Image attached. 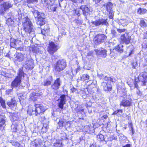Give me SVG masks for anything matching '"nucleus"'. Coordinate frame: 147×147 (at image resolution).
<instances>
[{"label": "nucleus", "mask_w": 147, "mask_h": 147, "mask_svg": "<svg viewBox=\"0 0 147 147\" xmlns=\"http://www.w3.org/2000/svg\"><path fill=\"white\" fill-rule=\"evenodd\" d=\"M107 19H101L98 20H96L95 21L92 22V24L96 26L100 25H107L108 24V23L107 21Z\"/></svg>", "instance_id": "ddd939ff"}, {"label": "nucleus", "mask_w": 147, "mask_h": 147, "mask_svg": "<svg viewBox=\"0 0 147 147\" xmlns=\"http://www.w3.org/2000/svg\"><path fill=\"white\" fill-rule=\"evenodd\" d=\"M146 10H138L137 13L140 14H144Z\"/></svg>", "instance_id": "a18cd8bd"}, {"label": "nucleus", "mask_w": 147, "mask_h": 147, "mask_svg": "<svg viewBox=\"0 0 147 147\" xmlns=\"http://www.w3.org/2000/svg\"><path fill=\"white\" fill-rule=\"evenodd\" d=\"M80 9H88V8L87 7L86 5H82L80 7Z\"/></svg>", "instance_id": "8fccbe9b"}, {"label": "nucleus", "mask_w": 147, "mask_h": 147, "mask_svg": "<svg viewBox=\"0 0 147 147\" xmlns=\"http://www.w3.org/2000/svg\"><path fill=\"white\" fill-rule=\"evenodd\" d=\"M76 72L77 73V72H78L80 70L81 67L79 65H78V67L76 68Z\"/></svg>", "instance_id": "bf43d9fd"}, {"label": "nucleus", "mask_w": 147, "mask_h": 147, "mask_svg": "<svg viewBox=\"0 0 147 147\" xmlns=\"http://www.w3.org/2000/svg\"><path fill=\"white\" fill-rule=\"evenodd\" d=\"M145 124L146 126H147V118L145 120Z\"/></svg>", "instance_id": "774afa93"}, {"label": "nucleus", "mask_w": 147, "mask_h": 147, "mask_svg": "<svg viewBox=\"0 0 147 147\" xmlns=\"http://www.w3.org/2000/svg\"><path fill=\"white\" fill-rule=\"evenodd\" d=\"M133 101L130 98H126L122 100L120 102L119 105L120 106L124 107H129L132 105Z\"/></svg>", "instance_id": "9b49d317"}, {"label": "nucleus", "mask_w": 147, "mask_h": 147, "mask_svg": "<svg viewBox=\"0 0 147 147\" xmlns=\"http://www.w3.org/2000/svg\"><path fill=\"white\" fill-rule=\"evenodd\" d=\"M141 82V85L144 86L147 83V72L144 71L141 72L138 77Z\"/></svg>", "instance_id": "6e6552de"}, {"label": "nucleus", "mask_w": 147, "mask_h": 147, "mask_svg": "<svg viewBox=\"0 0 147 147\" xmlns=\"http://www.w3.org/2000/svg\"><path fill=\"white\" fill-rule=\"evenodd\" d=\"M7 104L10 109H12L14 107H17V103L14 98H11L10 101L7 102Z\"/></svg>", "instance_id": "2eb2a0df"}, {"label": "nucleus", "mask_w": 147, "mask_h": 147, "mask_svg": "<svg viewBox=\"0 0 147 147\" xmlns=\"http://www.w3.org/2000/svg\"><path fill=\"white\" fill-rule=\"evenodd\" d=\"M33 13L35 18H37L36 23L37 25L41 26L45 24V17L44 13H40L37 10H34Z\"/></svg>", "instance_id": "f03ea898"}, {"label": "nucleus", "mask_w": 147, "mask_h": 147, "mask_svg": "<svg viewBox=\"0 0 147 147\" xmlns=\"http://www.w3.org/2000/svg\"><path fill=\"white\" fill-rule=\"evenodd\" d=\"M65 120V119L63 118L60 119H59L58 122L57 123L59 128L63 127Z\"/></svg>", "instance_id": "2f4dec72"}, {"label": "nucleus", "mask_w": 147, "mask_h": 147, "mask_svg": "<svg viewBox=\"0 0 147 147\" xmlns=\"http://www.w3.org/2000/svg\"><path fill=\"white\" fill-rule=\"evenodd\" d=\"M84 111V109H78L77 110V113H81L82 112H83Z\"/></svg>", "instance_id": "680f3d73"}, {"label": "nucleus", "mask_w": 147, "mask_h": 147, "mask_svg": "<svg viewBox=\"0 0 147 147\" xmlns=\"http://www.w3.org/2000/svg\"><path fill=\"white\" fill-rule=\"evenodd\" d=\"M24 21L22 22V28L24 31L26 33L30 34L33 29L32 24L27 16L23 18Z\"/></svg>", "instance_id": "f257e3e1"}, {"label": "nucleus", "mask_w": 147, "mask_h": 147, "mask_svg": "<svg viewBox=\"0 0 147 147\" xmlns=\"http://www.w3.org/2000/svg\"><path fill=\"white\" fill-rule=\"evenodd\" d=\"M77 10H74V11L75 12L78 16H80V14L79 13V11H77Z\"/></svg>", "instance_id": "4d7b16f0"}, {"label": "nucleus", "mask_w": 147, "mask_h": 147, "mask_svg": "<svg viewBox=\"0 0 147 147\" xmlns=\"http://www.w3.org/2000/svg\"><path fill=\"white\" fill-rule=\"evenodd\" d=\"M32 51L34 53H37L39 52V49L37 47L34 45L32 47Z\"/></svg>", "instance_id": "72a5a7b5"}, {"label": "nucleus", "mask_w": 147, "mask_h": 147, "mask_svg": "<svg viewBox=\"0 0 147 147\" xmlns=\"http://www.w3.org/2000/svg\"><path fill=\"white\" fill-rule=\"evenodd\" d=\"M0 103L2 107L4 109H6L5 100L2 97H0Z\"/></svg>", "instance_id": "c85d7f7f"}, {"label": "nucleus", "mask_w": 147, "mask_h": 147, "mask_svg": "<svg viewBox=\"0 0 147 147\" xmlns=\"http://www.w3.org/2000/svg\"><path fill=\"white\" fill-rule=\"evenodd\" d=\"M30 100L35 102L37 100V96L35 94H32L30 98Z\"/></svg>", "instance_id": "f704fd0d"}, {"label": "nucleus", "mask_w": 147, "mask_h": 147, "mask_svg": "<svg viewBox=\"0 0 147 147\" xmlns=\"http://www.w3.org/2000/svg\"><path fill=\"white\" fill-rule=\"evenodd\" d=\"M34 106L35 107L36 110V114L37 116H40L43 114L46 111L45 107L41 103H35L34 104Z\"/></svg>", "instance_id": "423d86ee"}, {"label": "nucleus", "mask_w": 147, "mask_h": 147, "mask_svg": "<svg viewBox=\"0 0 147 147\" xmlns=\"http://www.w3.org/2000/svg\"><path fill=\"white\" fill-rule=\"evenodd\" d=\"M113 4L110 2H107L103 5V6L105 7L106 9H111L113 7Z\"/></svg>", "instance_id": "cd10ccee"}, {"label": "nucleus", "mask_w": 147, "mask_h": 147, "mask_svg": "<svg viewBox=\"0 0 147 147\" xmlns=\"http://www.w3.org/2000/svg\"><path fill=\"white\" fill-rule=\"evenodd\" d=\"M59 48L58 45H55L54 42L51 41L49 43L47 51L50 55H53L54 53L57 51Z\"/></svg>", "instance_id": "39448f33"}, {"label": "nucleus", "mask_w": 147, "mask_h": 147, "mask_svg": "<svg viewBox=\"0 0 147 147\" xmlns=\"http://www.w3.org/2000/svg\"><path fill=\"white\" fill-rule=\"evenodd\" d=\"M67 62L63 59L58 60L54 65L53 69L56 72H60L63 70L67 66Z\"/></svg>", "instance_id": "20e7f679"}, {"label": "nucleus", "mask_w": 147, "mask_h": 147, "mask_svg": "<svg viewBox=\"0 0 147 147\" xmlns=\"http://www.w3.org/2000/svg\"><path fill=\"white\" fill-rule=\"evenodd\" d=\"M138 90L136 92V94L138 95L141 96L142 95V92L140 91V90L138 89Z\"/></svg>", "instance_id": "864d4df0"}, {"label": "nucleus", "mask_w": 147, "mask_h": 147, "mask_svg": "<svg viewBox=\"0 0 147 147\" xmlns=\"http://www.w3.org/2000/svg\"><path fill=\"white\" fill-rule=\"evenodd\" d=\"M126 30L125 29H117V31L119 33H121L123 32H125L126 31Z\"/></svg>", "instance_id": "09e8293b"}, {"label": "nucleus", "mask_w": 147, "mask_h": 147, "mask_svg": "<svg viewBox=\"0 0 147 147\" xmlns=\"http://www.w3.org/2000/svg\"><path fill=\"white\" fill-rule=\"evenodd\" d=\"M107 51L106 49L102 50L100 52V55L103 57H105L107 56Z\"/></svg>", "instance_id": "4c0bfd02"}, {"label": "nucleus", "mask_w": 147, "mask_h": 147, "mask_svg": "<svg viewBox=\"0 0 147 147\" xmlns=\"http://www.w3.org/2000/svg\"><path fill=\"white\" fill-rule=\"evenodd\" d=\"M17 51H23L24 50V47H17L16 48Z\"/></svg>", "instance_id": "3c124183"}, {"label": "nucleus", "mask_w": 147, "mask_h": 147, "mask_svg": "<svg viewBox=\"0 0 147 147\" xmlns=\"http://www.w3.org/2000/svg\"><path fill=\"white\" fill-rule=\"evenodd\" d=\"M142 48L144 49H147V43H144L142 45Z\"/></svg>", "instance_id": "5fc2aeb1"}, {"label": "nucleus", "mask_w": 147, "mask_h": 147, "mask_svg": "<svg viewBox=\"0 0 147 147\" xmlns=\"http://www.w3.org/2000/svg\"><path fill=\"white\" fill-rule=\"evenodd\" d=\"M107 38L105 34H103L96 35L94 38V41L96 44H99L101 42H104L105 40Z\"/></svg>", "instance_id": "1a4fd4ad"}, {"label": "nucleus", "mask_w": 147, "mask_h": 147, "mask_svg": "<svg viewBox=\"0 0 147 147\" xmlns=\"http://www.w3.org/2000/svg\"><path fill=\"white\" fill-rule=\"evenodd\" d=\"M61 81L60 78H56L51 85V88L53 91H55L58 90L61 85Z\"/></svg>", "instance_id": "9d476101"}, {"label": "nucleus", "mask_w": 147, "mask_h": 147, "mask_svg": "<svg viewBox=\"0 0 147 147\" xmlns=\"http://www.w3.org/2000/svg\"><path fill=\"white\" fill-rule=\"evenodd\" d=\"M117 138L114 135H111L107 138V141L111 142L113 140H116Z\"/></svg>", "instance_id": "e433bc0d"}, {"label": "nucleus", "mask_w": 147, "mask_h": 147, "mask_svg": "<svg viewBox=\"0 0 147 147\" xmlns=\"http://www.w3.org/2000/svg\"><path fill=\"white\" fill-rule=\"evenodd\" d=\"M21 80L18 76H16L11 84V86L13 88L17 87L19 86L21 83Z\"/></svg>", "instance_id": "4468645a"}, {"label": "nucleus", "mask_w": 147, "mask_h": 147, "mask_svg": "<svg viewBox=\"0 0 147 147\" xmlns=\"http://www.w3.org/2000/svg\"><path fill=\"white\" fill-rule=\"evenodd\" d=\"M6 122V117L2 116L0 118V130L3 131L4 130Z\"/></svg>", "instance_id": "a211bd4d"}, {"label": "nucleus", "mask_w": 147, "mask_h": 147, "mask_svg": "<svg viewBox=\"0 0 147 147\" xmlns=\"http://www.w3.org/2000/svg\"><path fill=\"white\" fill-rule=\"evenodd\" d=\"M13 5L9 1L3 2L0 5V6L1 8L3 9H8L12 7Z\"/></svg>", "instance_id": "f3484780"}, {"label": "nucleus", "mask_w": 147, "mask_h": 147, "mask_svg": "<svg viewBox=\"0 0 147 147\" xmlns=\"http://www.w3.org/2000/svg\"><path fill=\"white\" fill-rule=\"evenodd\" d=\"M104 80L107 82H103L102 83V86L103 87L104 90L105 92H110L112 89V87L111 84L109 82H111L112 83L114 82L113 78L111 77L105 76L104 77Z\"/></svg>", "instance_id": "7ed1b4c3"}, {"label": "nucleus", "mask_w": 147, "mask_h": 147, "mask_svg": "<svg viewBox=\"0 0 147 147\" xmlns=\"http://www.w3.org/2000/svg\"><path fill=\"white\" fill-rule=\"evenodd\" d=\"M69 1H71L74 3H76L77 2L78 0H69Z\"/></svg>", "instance_id": "0e129e2a"}, {"label": "nucleus", "mask_w": 147, "mask_h": 147, "mask_svg": "<svg viewBox=\"0 0 147 147\" xmlns=\"http://www.w3.org/2000/svg\"><path fill=\"white\" fill-rule=\"evenodd\" d=\"M70 125L71 121H65L63 127L66 129L67 128L70 127Z\"/></svg>", "instance_id": "c9c22d12"}, {"label": "nucleus", "mask_w": 147, "mask_h": 147, "mask_svg": "<svg viewBox=\"0 0 147 147\" xmlns=\"http://www.w3.org/2000/svg\"><path fill=\"white\" fill-rule=\"evenodd\" d=\"M90 76L87 74H82L80 76V80L82 82H84L86 80H88L89 79Z\"/></svg>", "instance_id": "393cba45"}, {"label": "nucleus", "mask_w": 147, "mask_h": 147, "mask_svg": "<svg viewBox=\"0 0 147 147\" xmlns=\"http://www.w3.org/2000/svg\"><path fill=\"white\" fill-rule=\"evenodd\" d=\"M120 42L122 44L128 45L130 43L131 40V36L127 33L122 34L120 37Z\"/></svg>", "instance_id": "0eeeda50"}, {"label": "nucleus", "mask_w": 147, "mask_h": 147, "mask_svg": "<svg viewBox=\"0 0 147 147\" xmlns=\"http://www.w3.org/2000/svg\"><path fill=\"white\" fill-rule=\"evenodd\" d=\"M35 107L32 106H30L28 107L27 110V113L30 115H34L35 116H37L36 114V112Z\"/></svg>", "instance_id": "dca6fc26"}, {"label": "nucleus", "mask_w": 147, "mask_h": 147, "mask_svg": "<svg viewBox=\"0 0 147 147\" xmlns=\"http://www.w3.org/2000/svg\"><path fill=\"white\" fill-rule=\"evenodd\" d=\"M108 116L107 115H105L101 117L100 119H99L100 121H101V122H104V119H106L108 117Z\"/></svg>", "instance_id": "c03bdc74"}, {"label": "nucleus", "mask_w": 147, "mask_h": 147, "mask_svg": "<svg viewBox=\"0 0 147 147\" xmlns=\"http://www.w3.org/2000/svg\"><path fill=\"white\" fill-rule=\"evenodd\" d=\"M90 147H97L95 144H92L90 146Z\"/></svg>", "instance_id": "69168bd1"}, {"label": "nucleus", "mask_w": 147, "mask_h": 147, "mask_svg": "<svg viewBox=\"0 0 147 147\" xmlns=\"http://www.w3.org/2000/svg\"><path fill=\"white\" fill-rule=\"evenodd\" d=\"M14 22L11 18H9L6 20V24L8 26H11L14 24Z\"/></svg>", "instance_id": "b1692460"}, {"label": "nucleus", "mask_w": 147, "mask_h": 147, "mask_svg": "<svg viewBox=\"0 0 147 147\" xmlns=\"http://www.w3.org/2000/svg\"><path fill=\"white\" fill-rule=\"evenodd\" d=\"M38 116L40 117L38 118V119L41 122H43L44 120L46 119L45 116H41V115Z\"/></svg>", "instance_id": "49530a36"}, {"label": "nucleus", "mask_w": 147, "mask_h": 147, "mask_svg": "<svg viewBox=\"0 0 147 147\" xmlns=\"http://www.w3.org/2000/svg\"><path fill=\"white\" fill-rule=\"evenodd\" d=\"M15 58L16 60L19 62L23 61L24 59V54H23L21 53H16V54Z\"/></svg>", "instance_id": "6ab92c4d"}, {"label": "nucleus", "mask_w": 147, "mask_h": 147, "mask_svg": "<svg viewBox=\"0 0 147 147\" xmlns=\"http://www.w3.org/2000/svg\"><path fill=\"white\" fill-rule=\"evenodd\" d=\"M24 73L23 70V67L20 68L18 70V75L16 76L19 77V78L21 79L22 76L24 77Z\"/></svg>", "instance_id": "bb28decb"}, {"label": "nucleus", "mask_w": 147, "mask_h": 147, "mask_svg": "<svg viewBox=\"0 0 147 147\" xmlns=\"http://www.w3.org/2000/svg\"><path fill=\"white\" fill-rule=\"evenodd\" d=\"M53 147H63V145L60 140H56L53 144Z\"/></svg>", "instance_id": "5701e85b"}, {"label": "nucleus", "mask_w": 147, "mask_h": 147, "mask_svg": "<svg viewBox=\"0 0 147 147\" xmlns=\"http://www.w3.org/2000/svg\"><path fill=\"white\" fill-rule=\"evenodd\" d=\"M111 34L114 36H115L116 35L117 32L115 30H113L111 31Z\"/></svg>", "instance_id": "13d9d810"}, {"label": "nucleus", "mask_w": 147, "mask_h": 147, "mask_svg": "<svg viewBox=\"0 0 147 147\" xmlns=\"http://www.w3.org/2000/svg\"><path fill=\"white\" fill-rule=\"evenodd\" d=\"M94 85L93 84H91L88 85L86 88L88 92H92L93 91V89L95 88V87L93 86Z\"/></svg>", "instance_id": "c756f323"}, {"label": "nucleus", "mask_w": 147, "mask_h": 147, "mask_svg": "<svg viewBox=\"0 0 147 147\" xmlns=\"http://www.w3.org/2000/svg\"><path fill=\"white\" fill-rule=\"evenodd\" d=\"M134 63H131V65H132V67L133 68H135V67L134 65H134Z\"/></svg>", "instance_id": "338daca9"}, {"label": "nucleus", "mask_w": 147, "mask_h": 147, "mask_svg": "<svg viewBox=\"0 0 147 147\" xmlns=\"http://www.w3.org/2000/svg\"><path fill=\"white\" fill-rule=\"evenodd\" d=\"M74 22L75 23H76V24H82V23L80 20H78L77 19H75L74 20Z\"/></svg>", "instance_id": "603ef678"}, {"label": "nucleus", "mask_w": 147, "mask_h": 147, "mask_svg": "<svg viewBox=\"0 0 147 147\" xmlns=\"http://www.w3.org/2000/svg\"><path fill=\"white\" fill-rule=\"evenodd\" d=\"M96 138L97 140L100 142H103L105 141V138L104 135L100 134H99L97 135Z\"/></svg>", "instance_id": "a878e982"}, {"label": "nucleus", "mask_w": 147, "mask_h": 147, "mask_svg": "<svg viewBox=\"0 0 147 147\" xmlns=\"http://www.w3.org/2000/svg\"><path fill=\"white\" fill-rule=\"evenodd\" d=\"M134 53V50L132 49L129 52V54L128 55V56H130L131 54H133Z\"/></svg>", "instance_id": "052dcab7"}, {"label": "nucleus", "mask_w": 147, "mask_h": 147, "mask_svg": "<svg viewBox=\"0 0 147 147\" xmlns=\"http://www.w3.org/2000/svg\"><path fill=\"white\" fill-rule=\"evenodd\" d=\"M12 89H7L5 91L6 94L7 95L11 94H12Z\"/></svg>", "instance_id": "de8ad7c7"}, {"label": "nucleus", "mask_w": 147, "mask_h": 147, "mask_svg": "<svg viewBox=\"0 0 147 147\" xmlns=\"http://www.w3.org/2000/svg\"><path fill=\"white\" fill-rule=\"evenodd\" d=\"M27 2L28 3H32L34 2H36L37 1V0H26Z\"/></svg>", "instance_id": "6e6d98bb"}, {"label": "nucleus", "mask_w": 147, "mask_h": 147, "mask_svg": "<svg viewBox=\"0 0 147 147\" xmlns=\"http://www.w3.org/2000/svg\"><path fill=\"white\" fill-rule=\"evenodd\" d=\"M59 101L58 104L59 107L60 108L61 110L63 109L64 105L65 104L66 100V95L65 94L61 95L59 99Z\"/></svg>", "instance_id": "f8f14e48"}, {"label": "nucleus", "mask_w": 147, "mask_h": 147, "mask_svg": "<svg viewBox=\"0 0 147 147\" xmlns=\"http://www.w3.org/2000/svg\"><path fill=\"white\" fill-rule=\"evenodd\" d=\"M123 112V111L122 109H118L116 111H115L113 113V115H120L119 113H122Z\"/></svg>", "instance_id": "ea45409f"}, {"label": "nucleus", "mask_w": 147, "mask_h": 147, "mask_svg": "<svg viewBox=\"0 0 147 147\" xmlns=\"http://www.w3.org/2000/svg\"><path fill=\"white\" fill-rule=\"evenodd\" d=\"M50 80L48 79H47L43 82V85L45 86H47L51 85L52 81H53V77L52 76H50Z\"/></svg>", "instance_id": "4be33fe9"}, {"label": "nucleus", "mask_w": 147, "mask_h": 147, "mask_svg": "<svg viewBox=\"0 0 147 147\" xmlns=\"http://www.w3.org/2000/svg\"><path fill=\"white\" fill-rule=\"evenodd\" d=\"M120 23L123 26H125L127 24V20L124 19H121L120 20Z\"/></svg>", "instance_id": "37998d69"}, {"label": "nucleus", "mask_w": 147, "mask_h": 147, "mask_svg": "<svg viewBox=\"0 0 147 147\" xmlns=\"http://www.w3.org/2000/svg\"><path fill=\"white\" fill-rule=\"evenodd\" d=\"M139 79H138V78L137 77V78L135 79L134 85L135 87L137 88V89H138L139 87L138 84L139 82H141V81H139Z\"/></svg>", "instance_id": "58836bf2"}, {"label": "nucleus", "mask_w": 147, "mask_h": 147, "mask_svg": "<svg viewBox=\"0 0 147 147\" xmlns=\"http://www.w3.org/2000/svg\"><path fill=\"white\" fill-rule=\"evenodd\" d=\"M49 24H46L44 26L42 29H41V33L43 35L45 36V34L49 31Z\"/></svg>", "instance_id": "412c9836"}, {"label": "nucleus", "mask_w": 147, "mask_h": 147, "mask_svg": "<svg viewBox=\"0 0 147 147\" xmlns=\"http://www.w3.org/2000/svg\"><path fill=\"white\" fill-rule=\"evenodd\" d=\"M126 117L127 118V119L129 120H131V117L128 115H126Z\"/></svg>", "instance_id": "e2e57ef3"}, {"label": "nucleus", "mask_w": 147, "mask_h": 147, "mask_svg": "<svg viewBox=\"0 0 147 147\" xmlns=\"http://www.w3.org/2000/svg\"><path fill=\"white\" fill-rule=\"evenodd\" d=\"M123 47V45L118 44L115 46L114 48V49L116 51L118 52L119 53H122L124 51Z\"/></svg>", "instance_id": "aec40b11"}, {"label": "nucleus", "mask_w": 147, "mask_h": 147, "mask_svg": "<svg viewBox=\"0 0 147 147\" xmlns=\"http://www.w3.org/2000/svg\"><path fill=\"white\" fill-rule=\"evenodd\" d=\"M139 25L141 28H146L147 27V24L143 19H142L140 20Z\"/></svg>", "instance_id": "7c9ffc66"}, {"label": "nucleus", "mask_w": 147, "mask_h": 147, "mask_svg": "<svg viewBox=\"0 0 147 147\" xmlns=\"http://www.w3.org/2000/svg\"><path fill=\"white\" fill-rule=\"evenodd\" d=\"M71 93H75L76 94H79L80 92V89L76 88L74 87H73L70 90Z\"/></svg>", "instance_id": "473e14b6"}, {"label": "nucleus", "mask_w": 147, "mask_h": 147, "mask_svg": "<svg viewBox=\"0 0 147 147\" xmlns=\"http://www.w3.org/2000/svg\"><path fill=\"white\" fill-rule=\"evenodd\" d=\"M109 12V18L110 19H112L113 18V17L114 16V13L112 11V10H110L108 11Z\"/></svg>", "instance_id": "79ce46f5"}, {"label": "nucleus", "mask_w": 147, "mask_h": 147, "mask_svg": "<svg viewBox=\"0 0 147 147\" xmlns=\"http://www.w3.org/2000/svg\"><path fill=\"white\" fill-rule=\"evenodd\" d=\"M129 124V127L131 128V132L132 134V135H133L134 134V128L132 122H129L128 123Z\"/></svg>", "instance_id": "a19ab883"}]
</instances>
